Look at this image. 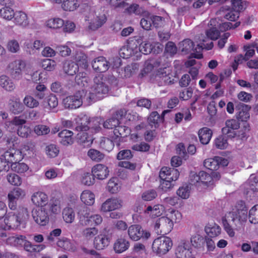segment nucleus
I'll use <instances>...</instances> for the list:
<instances>
[{"label":"nucleus","instance_id":"46","mask_svg":"<svg viewBox=\"0 0 258 258\" xmlns=\"http://www.w3.org/2000/svg\"><path fill=\"white\" fill-rule=\"evenodd\" d=\"M98 229L94 227H86L82 230V235L87 240H91L98 234Z\"/></svg>","mask_w":258,"mask_h":258},{"label":"nucleus","instance_id":"39","mask_svg":"<svg viewBox=\"0 0 258 258\" xmlns=\"http://www.w3.org/2000/svg\"><path fill=\"white\" fill-rule=\"evenodd\" d=\"M62 218L64 221L68 224L72 223L75 218V213L73 208L66 207L64 208L62 212Z\"/></svg>","mask_w":258,"mask_h":258},{"label":"nucleus","instance_id":"47","mask_svg":"<svg viewBox=\"0 0 258 258\" xmlns=\"http://www.w3.org/2000/svg\"><path fill=\"white\" fill-rule=\"evenodd\" d=\"M76 64L81 67L86 69L88 66L87 55L82 52H77L75 56Z\"/></svg>","mask_w":258,"mask_h":258},{"label":"nucleus","instance_id":"8","mask_svg":"<svg viewBox=\"0 0 258 258\" xmlns=\"http://www.w3.org/2000/svg\"><path fill=\"white\" fill-rule=\"evenodd\" d=\"M85 94L83 90L79 91L75 94L67 97L63 100V104L66 108L77 109L79 108L84 102Z\"/></svg>","mask_w":258,"mask_h":258},{"label":"nucleus","instance_id":"36","mask_svg":"<svg viewBox=\"0 0 258 258\" xmlns=\"http://www.w3.org/2000/svg\"><path fill=\"white\" fill-rule=\"evenodd\" d=\"M212 136V131L209 128L203 127L199 131L200 142L203 144H207L210 142Z\"/></svg>","mask_w":258,"mask_h":258},{"label":"nucleus","instance_id":"7","mask_svg":"<svg viewBox=\"0 0 258 258\" xmlns=\"http://www.w3.org/2000/svg\"><path fill=\"white\" fill-rule=\"evenodd\" d=\"M26 122L25 119L22 118L20 116H16L9 122V124L17 126V134L19 137L28 138L31 136L32 130L29 126L25 124Z\"/></svg>","mask_w":258,"mask_h":258},{"label":"nucleus","instance_id":"51","mask_svg":"<svg viewBox=\"0 0 258 258\" xmlns=\"http://www.w3.org/2000/svg\"><path fill=\"white\" fill-rule=\"evenodd\" d=\"M79 6L77 0H67L63 1L61 5L62 9L66 11H73L76 10Z\"/></svg>","mask_w":258,"mask_h":258},{"label":"nucleus","instance_id":"31","mask_svg":"<svg viewBox=\"0 0 258 258\" xmlns=\"http://www.w3.org/2000/svg\"><path fill=\"white\" fill-rule=\"evenodd\" d=\"M130 247V242L128 240L120 238L117 239L113 245V249L116 253H121L126 250Z\"/></svg>","mask_w":258,"mask_h":258},{"label":"nucleus","instance_id":"45","mask_svg":"<svg viewBox=\"0 0 258 258\" xmlns=\"http://www.w3.org/2000/svg\"><path fill=\"white\" fill-rule=\"evenodd\" d=\"M239 127L238 122L235 119L227 120L225 122V126L223 127L222 131L223 134H228L231 130H237Z\"/></svg>","mask_w":258,"mask_h":258},{"label":"nucleus","instance_id":"32","mask_svg":"<svg viewBox=\"0 0 258 258\" xmlns=\"http://www.w3.org/2000/svg\"><path fill=\"white\" fill-rule=\"evenodd\" d=\"M9 105L11 109L15 114L20 113L24 110L23 105L20 99L17 97L12 96L9 100Z\"/></svg>","mask_w":258,"mask_h":258},{"label":"nucleus","instance_id":"24","mask_svg":"<svg viewBox=\"0 0 258 258\" xmlns=\"http://www.w3.org/2000/svg\"><path fill=\"white\" fill-rule=\"evenodd\" d=\"M15 25L25 28L28 26L29 21L27 14L22 11L16 12L14 17Z\"/></svg>","mask_w":258,"mask_h":258},{"label":"nucleus","instance_id":"38","mask_svg":"<svg viewBox=\"0 0 258 258\" xmlns=\"http://www.w3.org/2000/svg\"><path fill=\"white\" fill-rule=\"evenodd\" d=\"M73 133L68 130H64L58 134L59 137L61 138V144L65 146L71 145L73 143Z\"/></svg>","mask_w":258,"mask_h":258},{"label":"nucleus","instance_id":"35","mask_svg":"<svg viewBox=\"0 0 258 258\" xmlns=\"http://www.w3.org/2000/svg\"><path fill=\"white\" fill-rule=\"evenodd\" d=\"M81 201L86 205L92 206L95 202V195L89 190H84L80 196Z\"/></svg>","mask_w":258,"mask_h":258},{"label":"nucleus","instance_id":"56","mask_svg":"<svg viewBox=\"0 0 258 258\" xmlns=\"http://www.w3.org/2000/svg\"><path fill=\"white\" fill-rule=\"evenodd\" d=\"M57 245L66 251L74 252L76 250V247L68 239L60 240L57 242Z\"/></svg>","mask_w":258,"mask_h":258},{"label":"nucleus","instance_id":"33","mask_svg":"<svg viewBox=\"0 0 258 258\" xmlns=\"http://www.w3.org/2000/svg\"><path fill=\"white\" fill-rule=\"evenodd\" d=\"M128 234L130 238L134 240L137 241L142 237V228L138 225H133L128 228Z\"/></svg>","mask_w":258,"mask_h":258},{"label":"nucleus","instance_id":"43","mask_svg":"<svg viewBox=\"0 0 258 258\" xmlns=\"http://www.w3.org/2000/svg\"><path fill=\"white\" fill-rule=\"evenodd\" d=\"M179 49L183 54H187L194 50V43L190 39H184L179 43Z\"/></svg>","mask_w":258,"mask_h":258},{"label":"nucleus","instance_id":"21","mask_svg":"<svg viewBox=\"0 0 258 258\" xmlns=\"http://www.w3.org/2000/svg\"><path fill=\"white\" fill-rule=\"evenodd\" d=\"M31 201L36 206L44 207L48 203V197L45 192L38 191L31 196Z\"/></svg>","mask_w":258,"mask_h":258},{"label":"nucleus","instance_id":"49","mask_svg":"<svg viewBox=\"0 0 258 258\" xmlns=\"http://www.w3.org/2000/svg\"><path fill=\"white\" fill-rule=\"evenodd\" d=\"M11 169L18 173H23L29 170V166L23 162H15L12 163L11 165Z\"/></svg>","mask_w":258,"mask_h":258},{"label":"nucleus","instance_id":"14","mask_svg":"<svg viewBox=\"0 0 258 258\" xmlns=\"http://www.w3.org/2000/svg\"><path fill=\"white\" fill-rule=\"evenodd\" d=\"M129 114L124 109H121L118 111L114 116L106 120L103 123V126L106 128H113L117 127L120 124L119 120L123 117H126L128 120H131V118L128 116Z\"/></svg>","mask_w":258,"mask_h":258},{"label":"nucleus","instance_id":"11","mask_svg":"<svg viewBox=\"0 0 258 258\" xmlns=\"http://www.w3.org/2000/svg\"><path fill=\"white\" fill-rule=\"evenodd\" d=\"M26 196V191L19 187H15L11 190L8 195V206L12 210L16 209L17 203L19 200L24 199Z\"/></svg>","mask_w":258,"mask_h":258},{"label":"nucleus","instance_id":"18","mask_svg":"<svg viewBox=\"0 0 258 258\" xmlns=\"http://www.w3.org/2000/svg\"><path fill=\"white\" fill-rule=\"evenodd\" d=\"M10 1L11 0H0V4L4 6L0 9V16L7 21L12 20L16 13L13 8L7 6Z\"/></svg>","mask_w":258,"mask_h":258},{"label":"nucleus","instance_id":"22","mask_svg":"<svg viewBox=\"0 0 258 258\" xmlns=\"http://www.w3.org/2000/svg\"><path fill=\"white\" fill-rule=\"evenodd\" d=\"M171 69L170 67L160 68L158 70L157 77L161 79L166 85L173 83V76L171 73Z\"/></svg>","mask_w":258,"mask_h":258},{"label":"nucleus","instance_id":"58","mask_svg":"<svg viewBox=\"0 0 258 258\" xmlns=\"http://www.w3.org/2000/svg\"><path fill=\"white\" fill-rule=\"evenodd\" d=\"M113 133L117 138L124 137L130 134V130L125 126L118 125L114 129Z\"/></svg>","mask_w":258,"mask_h":258},{"label":"nucleus","instance_id":"10","mask_svg":"<svg viewBox=\"0 0 258 258\" xmlns=\"http://www.w3.org/2000/svg\"><path fill=\"white\" fill-rule=\"evenodd\" d=\"M85 20L88 22V28L95 30L103 25L105 22V18L104 15H96L94 10H90L86 15Z\"/></svg>","mask_w":258,"mask_h":258},{"label":"nucleus","instance_id":"16","mask_svg":"<svg viewBox=\"0 0 258 258\" xmlns=\"http://www.w3.org/2000/svg\"><path fill=\"white\" fill-rule=\"evenodd\" d=\"M83 119L88 122V125H84L83 129L85 130H89L91 133H97L101 131V124L102 120L101 118L95 117L90 118L86 115H84Z\"/></svg>","mask_w":258,"mask_h":258},{"label":"nucleus","instance_id":"42","mask_svg":"<svg viewBox=\"0 0 258 258\" xmlns=\"http://www.w3.org/2000/svg\"><path fill=\"white\" fill-rule=\"evenodd\" d=\"M220 162L219 157H215L213 158H208L204 162V166L211 170H217L219 169V163Z\"/></svg>","mask_w":258,"mask_h":258},{"label":"nucleus","instance_id":"57","mask_svg":"<svg viewBox=\"0 0 258 258\" xmlns=\"http://www.w3.org/2000/svg\"><path fill=\"white\" fill-rule=\"evenodd\" d=\"M25 238L23 235H12L7 239V242L14 246L22 245L25 241Z\"/></svg>","mask_w":258,"mask_h":258},{"label":"nucleus","instance_id":"17","mask_svg":"<svg viewBox=\"0 0 258 258\" xmlns=\"http://www.w3.org/2000/svg\"><path fill=\"white\" fill-rule=\"evenodd\" d=\"M93 175L98 180H104L109 175V170L107 166L102 164L94 165L91 170Z\"/></svg>","mask_w":258,"mask_h":258},{"label":"nucleus","instance_id":"29","mask_svg":"<svg viewBox=\"0 0 258 258\" xmlns=\"http://www.w3.org/2000/svg\"><path fill=\"white\" fill-rule=\"evenodd\" d=\"M109 243V239L105 234H99L94 238V246L97 249H103L107 246Z\"/></svg>","mask_w":258,"mask_h":258},{"label":"nucleus","instance_id":"37","mask_svg":"<svg viewBox=\"0 0 258 258\" xmlns=\"http://www.w3.org/2000/svg\"><path fill=\"white\" fill-rule=\"evenodd\" d=\"M0 86L7 91H12L15 88L13 82L6 75L0 77Z\"/></svg>","mask_w":258,"mask_h":258},{"label":"nucleus","instance_id":"55","mask_svg":"<svg viewBox=\"0 0 258 258\" xmlns=\"http://www.w3.org/2000/svg\"><path fill=\"white\" fill-rule=\"evenodd\" d=\"M64 21L60 18L50 19L46 22V26L51 29H59L64 25Z\"/></svg>","mask_w":258,"mask_h":258},{"label":"nucleus","instance_id":"26","mask_svg":"<svg viewBox=\"0 0 258 258\" xmlns=\"http://www.w3.org/2000/svg\"><path fill=\"white\" fill-rule=\"evenodd\" d=\"M35 145L34 142H28L25 144L20 150L23 158L24 157L28 158L34 157L35 153Z\"/></svg>","mask_w":258,"mask_h":258},{"label":"nucleus","instance_id":"63","mask_svg":"<svg viewBox=\"0 0 258 258\" xmlns=\"http://www.w3.org/2000/svg\"><path fill=\"white\" fill-rule=\"evenodd\" d=\"M8 181L14 186H20L22 184V178L15 173L9 174L7 176Z\"/></svg>","mask_w":258,"mask_h":258},{"label":"nucleus","instance_id":"28","mask_svg":"<svg viewBox=\"0 0 258 258\" xmlns=\"http://www.w3.org/2000/svg\"><path fill=\"white\" fill-rule=\"evenodd\" d=\"M205 242V238L199 232L191 235L189 243L190 246H192L197 249L201 248L204 246Z\"/></svg>","mask_w":258,"mask_h":258},{"label":"nucleus","instance_id":"40","mask_svg":"<svg viewBox=\"0 0 258 258\" xmlns=\"http://www.w3.org/2000/svg\"><path fill=\"white\" fill-rule=\"evenodd\" d=\"M137 44H139L138 50L144 54H147L151 52L153 50L152 45L147 41H142L141 37H139L136 40Z\"/></svg>","mask_w":258,"mask_h":258},{"label":"nucleus","instance_id":"34","mask_svg":"<svg viewBox=\"0 0 258 258\" xmlns=\"http://www.w3.org/2000/svg\"><path fill=\"white\" fill-rule=\"evenodd\" d=\"M3 155L9 163H14V161L15 162L23 159L22 155L19 150L7 151Z\"/></svg>","mask_w":258,"mask_h":258},{"label":"nucleus","instance_id":"52","mask_svg":"<svg viewBox=\"0 0 258 258\" xmlns=\"http://www.w3.org/2000/svg\"><path fill=\"white\" fill-rule=\"evenodd\" d=\"M246 189L253 191H258V177L253 175H250L247 182L245 184Z\"/></svg>","mask_w":258,"mask_h":258},{"label":"nucleus","instance_id":"50","mask_svg":"<svg viewBox=\"0 0 258 258\" xmlns=\"http://www.w3.org/2000/svg\"><path fill=\"white\" fill-rule=\"evenodd\" d=\"M24 242V249L30 252H38L45 248V246L44 244L33 245L30 242L25 240Z\"/></svg>","mask_w":258,"mask_h":258},{"label":"nucleus","instance_id":"44","mask_svg":"<svg viewBox=\"0 0 258 258\" xmlns=\"http://www.w3.org/2000/svg\"><path fill=\"white\" fill-rule=\"evenodd\" d=\"M205 231L210 237H216L221 233L220 227L215 223L208 224L205 227Z\"/></svg>","mask_w":258,"mask_h":258},{"label":"nucleus","instance_id":"27","mask_svg":"<svg viewBox=\"0 0 258 258\" xmlns=\"http://www.w3.org/2000/svg\"><path fill=\"white\" fill-rule=\"evenodd\" d=\"M41 104L44 108L51 110L57 106L58 101L55 95L50 94L43 100Z\"/></svg>","mask_w":258,"mask_h":258},{"label":"nucleus","instance_id":"1","mask_svg":"<svg viewBox=\"0 0 258 258\" xmlns=\"http://www.w3.org/2000/svg\"><path fill=\"white\" fill-rule=\"evenodd\" d=\"M247 210L244 202L239 201L222 218L224 229L230 237L234 236V229L238 230L242 227L247 218Z\"/></svg>","mask_w":258,"mask_h":258},{"label":"nucleus","instance_id":"62","mask_svg":"<svg viewBox=\"0 0 258 258\" xmlns=\"http://www.w3.org/2000/svg\"><path fill=\"white\" fill-rule=\"evenodd\" d=\"M56 62L51 59H44L42 62V67L46 71L51 72L55 70Z\"/></svg>","mask_w":258,"mask_h":258},{"label":"nucleus","instance_id":"2","mask_svg":"<svg viewBox=\"0 0 258 258\" xmlns=\"http://www.w3.org/2000/svg\"><path fill=\"white\" fill-rule=\"evenodd\" d=\"M105 81V79L101 75L94 79V84L84 97L85 105L89 106L93 102L103 98L107 94L109 88L106 84Z\"/></svg>","mask_w":258,"mask_h":258},{"label":"nucleus","instance_id":"23","mask_svg":"<svg viewBox=\"0 0 258 258\" xmlns=\"http://www.w3.org/2000/svg\"><path fill=\"white\" fill-rule=\"evenodd\" d=\"M83 126L84 125H81L76 127L78 130L81 131L77 135V139L80 144H83L85 146H90L93 142V139L85 132L87 130L83 129Z\"/></svg>","mask_w":258,"mask_h":258},{"label":"nucleus","instance_id":"15","mask_svg":"<svg viewBox=\"0 0 258 258\" xmlns=\"http://www.w3.org/2000/svg\"><path fill=\"white\" fill-rule=\"evenodd\" d=\"M176 258H190L191 256L190 245L187 240H182L178 244L176 250Z\"/></svg>","mask_w":258,"mask_h":258},{"label":"nucleus","instance_id":"61","mask_svg":"<svg viewBox=\"0 0 258 258\" xmlns=\"http://www.w3.org/2000/svg\"><path fill=\"white\" fill-rule=\"evenodd\" d=\"M201 182L208 187L213 184V179L211 175L204 171H200Z\"/></svg>","mask_w":258,"mask_h":258},{"label":"nucleus","instance_id":"53","mask_svg":"<svg viewBox=\"0 0 258 258\" xmlns=\"http://www.w3.org/2000/svg\"><path fill=\"white\" fill-rule=\"evenodd\" d=\"M23 102L24 105L31 109L36 108L39 105V101L30 95H26L23 99Z\"/></svg>","mask_w":258,"mask_h":258},{"label":"nucleus","instance_id":"12","mask_svg":"<svg viewBox=\"0 0 258 258\" xmlns=\"http://www.w3.org/2000/svg\"><path fill=\"white\" fill-rule=\"evenodd\" d=\"M173 227V224L165 216L157 219L154 225V228L156 232L162 235L169 233Z\"/></svg>","mask_w":258,"mask_h":258},{"label":"nucleus","instance_id":"59","mask_svg":"<svg viewBox=\"0 0 258 258\" xmlns=\"http://www.w3.org/2000/svg\"><path fill=\"white\" fill-rule=\"evenodd\" d=\"M87 155L91 160L96 162L100 161L104 157L103 154L93 149H91L88 151Z\"/></svg>","mask_w":258,"mask_h":258},{"label":"nucleus","instance_id":"13","mask_svg":"<svg viewBox=\"0 0 258 258\" xmlns=\"http://www.w3.org/2000/svg\"><path fill=\"white\" fill-rule=\"evenodd\" d=\"M122 206L121 200L112 198L107 199L103 202L100 208V211L102 213H107L120 209Z\"/></svg>","mask_w":258,"mask_h":258},{"label":"nucleus","instance_id":"3","mask_svg":"<svg viewBox=\"0 0 258 258\" xmlns=\"http://www.w3.org/2000/svg\"><path fill=\"white\" fill-rule=\"evenodd\" d=\"M29 216L28 210L24 207L8 212L4 218L5 229H17L23 224Z\"/></svg>","mask_w":258,"mask_h":258},{"label":"nucleus","instance_id":"48","mask_svg":"<svg viewBox=\"0 0 258 258\" xmlns=\"http://www.w3.org/2000/svg\"><path fill=\"white\" fill-rule=\"evenodd\" d=\"M138 52V48L133 49L132 44L122 47L120 50V55L124 58H127Z\"/></svg>","mask_w":258,"mask_h":258},{"label":"nucleus","instance_id":"19","mask_svg":"<svg viewBox=\"0 0 258 258\" xmlns=\"http://www.w3.org/2000/svg\"><path fill=\"white\" fill-rule=\"evenodd\" d=\"M32 217L35 222L41 225L44 226L48 223L49 217L45 208H40L32 212Z\"/></svg>","mask_w":258,"mask_h":258},{"label":"nucleus","instance_id":"25","mask_svg":"<svg viewBox=\"0 0 258 258\" xmlns=\"http://www.w3.org/2000/svg\"><path fill=\"white\" fill-rule=\"evenodd\" d=\"M164 211V206L162 205L158 204L153 207L148 206L144 211V213L151 218H156L160 216Z\"/></svg>","mask_w":258,"mask_h":258},{"label":"nucleus","instance_id":"54","mask_svg":"<svg viewBox=\"0 0 258 258\" xmlns=\"http://www.w3.org/2000/svg\"><path fill=\"white\" fill-rule=\"evenodd\" d=\"M190 190V184H184L178 188L176 194L181 199H187L189 197Z\"/></svg>","mask_w":258,"mask_h":258},{"label":"nucleus","instance_id":"64","mask_svg":"<svg viewBox=\"0 0 258 258\" xmlns=\"http://www.w3.org/2000/svg\"><path fill=\"white\" fill-rule=\"evenodd\" d=\"M249 220L251 223H258V205H255L249 210Z\"/></svg>","mask_w":258,"mask_h":258},{"label":"nucleus","instance_id":"41","mask_svg":"<svg viewBox=\"0 0 258 258\" xmlns=\"http://www.w3.org/2000/svg\"><path fill=\"white\" fill-rule=\"evenodd\" d=\"M121 188V184L116 178H111L108 182L107 190L111 194L118 192Z\"/></svg>","mask_w":258,"mask_h":258},{"label":"nucleus","instance_id":"20","mask_svg":"<svg viewBox=\"0 0 258 258\" xmlns=\"http://www.w3.org/2000/svg\"><path fill=\"white\" fill-rule=\"evenodd\" d=\"M92 66L94 70L99 73H104L109 69V62L103 56H99L95 58L92 62Z\"/></svg>","mask_w":258,"mask_h":258},{"label":"nucleus","instance_id":"4","mask_svg":"<svg viewBox=\"0 0 258 258\" xmlns=\"http://www.w3.org/2000/svg\"><path fill=\"white\" fill-rule=\"evenodd\" d=\"M209 29L206 30L207 37L201 36L199 37V40L198 42V46L199 48L210 50L213 47V43L210 42L209 43H205L209 38L211 40L217 39L219 35L220 32L218 30V24L216 19H213L209 23Z\"/></svg>","mask_w":258,"mask_h":258},{"label":"nucleus","instance_id":"9","mask_svg":"<svg viewBox=\"0 0 258 258\" xmlns=\"http://www.w3.org/2000/svg\"><path fill=\"white\" fill-rule=\"evenodd\" d=\"M25 67V61L21 59H16L9 62L7 70L12 78L19 79Z\"/></svg>","mask_w":258,"mask_h":258},{"label":"nucleus","instance_id":"30","mask_svg":"<svg viewBox=\"0 0 258 258\" xmlns=\"http://www.w3.org/2000/svg\"><path fill=\"white\" fill-rule=\"evenodd\" d=\"M62 70L63 72L69 76H74L78 71L79 67L74 62L66 60L63 63Z\"/></svg>","mask_w":258,"mask_h":258},{"label":"nucleus","instance_id":"6","mask_svg":"<svg viewBox=\"0 0 258 258\" xmlns=\"http://www.w3.org/2000/svg\"><path fill=\"white\" fill-rule=\"evenodd\" d=\"M172 242L168 237L162 236L154 240L152 244L153 250L160 254H165L171 248Z\"/></svg>","mask_w":258,"mask_h":258},{"label":"nucleus","instance_id":"5","mask_svg":"<svg viewBox=\"0 0 258 258\" xmlns=\"http://www.w3.org/2000/svg\"><path fill=\"white\" fill-rule=\"evenodd\" d=\"M79 224L82 226H97L103 221L102 216L98 214H91L90 209L83 207L78 211Z\"/></svg>","mask_w":258,"mask_h":258},{"label":"nucleus","instance_id":"60","mask_svg":"<svg viewBox=\"0 0 258 258\" xmlns=\"http://www.w3.org/2000/svg\"><path fill=\"white\" fill-rule=\"evenodd\" d=\"M160 120V115L156 111L152 112L148 118L149 123L152 128L157 127Z\"/></svg>","mask_w":258,"mask_h":258}]
</instances>
